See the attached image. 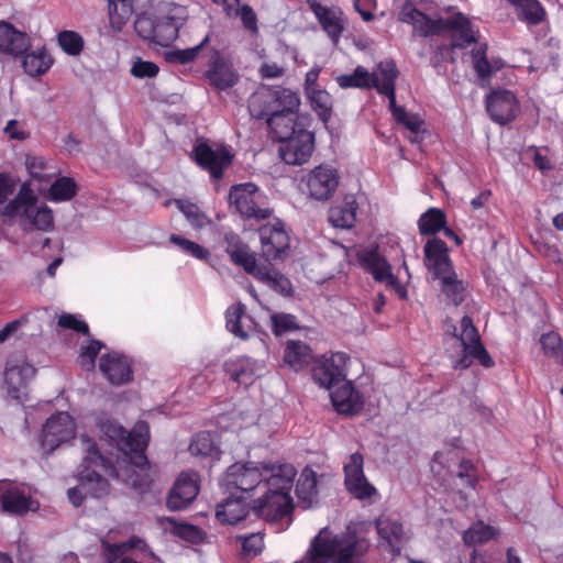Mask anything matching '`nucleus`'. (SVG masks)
<instances>
[{
    "mask_svg": "<svg viewBox=\"0 0 563 563\" xmlns=\"http://www.w3.org/2000/svg\"><path fill=\"white\" fill-rule=\"evenodd\" d=\"M76 427L67 412H58L47 419L42 430V448L52 453L60 444L75 437Z\"/></svg>",
    "mask_w": 563,
    "mask_h": 563,
    "instance_id": "9",
    "label": "nucleus"
},
{
    "mask_svg": "<svg viewBox=\"0 0 563 563\" xmlns=\"http://www.w3.org/2000/svg\"><path fill=\"white\" fill-rule=\"evenodd\" d=\"M457 478L461 481L459 484L462 487L474 488L476 484V475L474 466L470 461H462L459 466Z\"/></svg>",
    "mask_w": 563,
    "mask_h": 563,
    "instance_id": "62",
    "label": "nucleus"
},
{
    "mask_svg": "<svg viewBox=\"0 0 563 563\" xmlns=\"http://www.w3.org/2000/svg\"><path fill=\"white\" fill-rule=\"evenodd\" d=\"M496 531L492 526L485 525L483 521H478L471 526L463 533V540L467 545L482 544L494 539Z\"/></svg>",
    "mask_w": 563,
    "mask_h": 563,
    "instance_id": "50",
    "label": "nucleus"
},
{
    "mask_svg": "<svg viewBox=\"0 0 563 563\" xmlns=\"http://www.w3.org/2000/svg\"><path fill=\"white\" fill-rule=\"evenodd\" d=\"M311 108L317 112L318 117L327 122L332 113V98L331 96L322 89L311 90L308 95H306Z\"/></svg>",
    "mask_w": 563,
    "mask_h": 563,
    "instance_id": "48",
    "label": "nucleus"
},
{
    "mask_svg": "<svg viewBox=\"0 0 563 563\" xmlns=\"http://www.w3.org/2000/svg\"><path fill=\"white\" fill-rule=\"evenodd\" d=\"M271 320H272V325H273V332L276 335H280L287 331L298 329L296 318L292 314L274 313L271 317Z\"/></svg>",
    "mask_w": 563,
    "mask_h": 563,
    "instance_id": "60",
    "label": "nucleus"
},
{
    "mask_svg": "<svg viewBox=\"0 0 563 563\" xmlns=\"http://www.w3.org/2000/svg\"><path fill=\"white\" fill-rule=\"evenodd\" d=\"M382 79L378 66L376 70L369 73L363 66H357L352 74H345L336 77L338 85L343 88L372 89L376 88Z\"/></svg>",
    "mask_w": 563,
    "mask_h": 563,
    "instance_id": "31",
    "label": "nucleus"
},
{
    "mask_svg": "<svg viewBox=\"0 0 563 563\" xmlns=\"http://www.w3.org/2000/svg\"><path fill=\"white\" fill-rule=\"evenodd\" d=\"M349 357L343 352L323 355L314 362L312 378L320 386L333 389L346 379V362Z\"/></svg>",
    "mask_w": 563,
    "mask_h": 563,
    "instance_id": "7",
    "label": "nucleus"
},
{
    "mask_svg": "<svg viewBox=\"0 0 563 563\" xmlns=\"http://www.w3.org/2000/svg\"><path fill=\"white\" fill-rule=\"evenodd\" d=\"M362 266L367 269L378 282H387L388 285L397 284V279L390 272V266L376 251H364L358 255Z\"/></svg>",
    "mask_w": 563,
    "mask_h": 563,
    "instance_id": "32",
    "label": "nucleus"
},
{
    "mask_svg": "<svg viewBox=\"0 0 563 563\" xmlns=\"http://www.w3.org/2000/svg\"><path fill=\"white\" fill-rule=\"evenodd\" d=\"M369 542L365 538L345 533L332 536L322 529L311 542L307 554L295 563H360L361 556L367 552Z\"/></svg>",
    "mask_w": 563,
    "mask_h": 563,
    "instance_id": "2",
    "label": "nucleus"
},
{
    "mask_svg": "<svg viewBox=\"0 0 563 563\" xmlns=\"http://www.w3.org/2000/svg\"><path fill=\"white\" fill-rule=\"evenodd\" d=\"M399 20L412 24L421 36L437 35L444 31L445 19L433 20L419 11L412 3L407 2L399 12Z\"/></svg>",
    "mask_w": 563,
    "mask_h": 563,
    "instance_id": "20",
    "label": "nucleus"
},
{
    "mask_svg": "<svg viewBox=\"0 0 563 563\" xmlns=\"http://www.w3.org/2000/svg\"><path fill=\"white\" fill-rule=\"evenodd\" d=\"M357 203L353 197H347L329 210V221L335 228L350 229L356 220Z\"/></svg>",
    "mask_w": 563,
    "mask_h": 563,
    "instance_id": "38",
    "label": "nucleus"
},
{
    "mask_svg": "<svg viewBox=\"0 0 563 563\" xmlns=\"http://www.w3.org/2000/svg\"><path fill=\"white\" fill-rule=\"evenodd\" d=\"M468 358L472 361V358L478 361L481 365H483L486 368L494 366V361L485 346L482 344H475L471 346V349L467 351Z\"/></svg>",
    "mask_w": 563,
    "mask_h": 563,
    "instance_id": "64",
    "label": "nucleus"
},
{
    "mask_svg": "<svg viewBox=\"0 0 563 563\" xmlns=\"http://www.w3.org/2000/svg\"><path fill=\"white\" fill-rule=\"evenodd\" d=\"M274 93L272 87L263 86L253 92L249 99V112L254 119H268L272 117Z\"/></svg>",
    "mask_w": 563,
    "mask_h": 563,
    "instance_id": "37",
    "label": "nucleus"
},
{
    "mask_svg": "<svg viewBox=\"0 0 563 563\" xmlns=\"http://www.w3.org/2000/svg\"><path fill=\"white\" fill-rule=\"evenodd\" d=\"M379 74L382 79L375 88L378 93L384 95L388 98L389 109L396 119L398 115L405 117V108L397 106L396 103V79L398 78L399 71L394 60L387 59L378 63Z\"/></svg>",
    "mask_w": 563,
    "mask_h": 563,
    "instance_id": "22",
    "label": "nucleus"
},
{
    "mask_svg": "<svg viewBox=\"0 0 563 563\" xmlns=\"http://www.w3.org/2000/svg\"><path fill=\"white\" fill-rule=\"evenodd\" d=\"M364 459L358 452L350 455L344 464V483L346 489L357 499H366L377 493L368 483L363 471Z\"/></svg>",
    "mask_w": 563,
    "mask_h": 563,
    "instance_id": "10",
    "label": "nucleus"
},
{
    "mask_svg": "<svg viewBox=\"0 0 563 563\" xmlns=\"http://www.w3.org/2000/svg\"><path fill=\"white\" fill-rule=\"evenodd\" d=\"M99 369L112 385L128 384L133 378L131 363L119 353H108L100 357Z\"/></svg>",
    "mask_w": 563,
    "mask_h": 563,
    "instance_id": "21",
    "label": "nucleus"
},
{
    "mask_svg": "<svg viewBox=\"0 0 563 563\" xmlns=\"http://www.w3.org/2000/svg\"><path fill=\"white\" fill-rule=\"evenodd\" d=\"M47 199L55 202L69 201L77 194V184L70 177H59L47 186Z\"/></svg>",
    "mask_w": 563,
    "mask_h": 563,
    "instance_id": "44",
    "label": "nucleus"
},
{
    "mask_svg": "<svg viewBox=\"0 0 563 563\" xmlns=\"http://www.w3.org/2000/svg\"><path fill=\"white\" fill-rule=\"evenodd\" d=\"M0 507L5 514L23 516L29 511H36L40 508V504L22 488L0 484Z\"/></svg>",
    "mask_w": 563,
    "mask_h": 563,
    "instance_id": "14",
    "label": "nucleus"
},
{
    "mask_svg": "<svg viewBox=\"0 0 563 563\" xmlns=\"http://www.w3.org/2000/svg\"><path fill=\"white\" fill-rule=\"evenodd\" d=\"M169 241L179 246L185 253L190 254L198 260H207L210 255L207 249L180 235L172 234Z\"/></svg>",
    "mask_w": 563,
    "mask_h": 563,
    "instance_id": "57",
    "label": "nucleus"
},
{
    "mask_svg": "<svg viewBox=\"0 0 563 563\" xmlns=\"http://www.w3.org/2000/svg\"><path fill=\"white\" fill-rule=\"evenodd\" d=\"M99 428L119 451L130 457L133 465L142 468L147 464L144 451L148 444L150 428L145 421H139L130 432L109 419L100 421Z\"/></svg>",
    "mask_w": 563,
    "mask_h": 563,
    "instance_id": "4",
    "label": "nucleus"
},
{
    "mask_svg": "<svg viewBox=\"0 0 563 563\" xmlns=\"http://www.w3.org/2000/svg\"><path fill=\"white\" fill-rule=\"evenodd\" d=\"M375 525L378 536L388 543L393 551L399 553L400 544L406 540V532L400 520L390 515H382L376 519Z\"/></svg>",
    "mask_w": 563,
    "mask_h": 563,
    "instance_id": "30",
    "label": "nucleus"
},
{
    "mask_svg": "<svg viewBox=\"0 0 563 563\" xmlns=\"http://www.w3.org/2000/svg\"><path fill=\"white\" fill-rule=\"evenodd\" d=\"M262 243V253L266 261H276L284 257L289 247V238L282 222L265 224L258 230Z\"/></svg>",
    "mask_w": 563,
    "mask_h": 563,
    "instance_id": "13",
    "label": "nucleus"
},
{
    "mask_svg": "<svg viewBox=\"0 0 563 563\" xmlns=\"http://www.w3.org/2000/svg\"><path fill=\"white\" fill-rule=\"evenodd\" d=\"M515 7L518 16L530 25H537L545 18V10L538 0H507Z\"/></svg>",
    "mask_w": 563,
    "mask_h": 563,
    "instance_id": "42",
    "label": "nucleus"
},
{
    "mask_svg": "<svg viewBox=\"0 0 563 563\" xmlns=\"http://www.w3.org/2000/svg\"><path fill=\"white\" fill-rule=\"evenodd\" d=\"M245 312V307L242 303L233 305L228 308L225 318H227V329L233 333L235 336L241 339H246L247 333L243 331L240 322L241 318Z\"/></svg>",
    "mask_w": 563,
    "mask_h": 563,
    "instance_id": "55",
    "label": "nucleus"
},
{
    "mask_svg": "<svg viewBox=\"0 0 563 563\" xmlns=\"http://www.w3.org/2000/svg\"><path fill=\"white\" fill-rule=\"evenodd\" d=\"M158 73V66L155 63L137 59L132 68L131 74L137 78H152Z\"/></svg>",
    "mask_w": 563,
    "mask_h": 563,
    "instance_id": "63",
    "label": "nucleus"
},
{
    "mask_svg": "<svg viewBox=\"0 0 563 563\" xmlns=\"http://www.w3.org/2000/svg\"><path fill=\"white\" fill-rule=\"evenodd\" d=\"M224 241L227 244L225 252L231 261L235 265L243 267L247 274H251L258 263L255 254L250 251L249 245L233 232L225 233Z\"/></svg>",
    "mask_w": 563,
    "mask_h": 563,
    "instance_id": "27",
    "label": "nucleus"
},
{
    "mask_svg": "<svg viewBox=\"0 0 563 563\" xmlns=\"http://www.w3.org/2000/svg\"><path fill=\"white\" fill-rule=\"evenodd\" d=\"M3 213L16 219L24 231L47 232L54 228L52 210L38 201L30 183H23L16 197L4 206Z\"/></svg>",
    "mask_w": 563,
    "mask_h": 563,
    "instance_id": "3",
    "label": "nucleus"
},
{
    "mask_svg": "<svg viewBox=\"0 0 563 563\" xmlns=\"http://www.w3.org/2000/svg\"><path fill=\"white\" fill-rule=\"evenodd\" d=\"M208 41H209V36L207 35L199 44H197L192 47L185 48V49H178V48L169 49V51L165 52V59L168 63L179 64V65H185L190 62H194L198 57L199 53L201 52V49L203 48V46L206 45V43Z\"/></svg>",
    "mask_w": 563,
    "mask_h": 563,
    "instance_id": "52",
    "label": "nucleus"
},
{
    "mask_svg": "<svg viewBox=\"0 0 563 563\" xmlns=\"http://www.w3.org/2000/svg\"><path fill=\"white\" fill-rule=\"evenodd\" d=\"M35 367L29 363L8 365L4 371V384L8 394L14 399H20L27 383L35 376Z\"/></svg>",
    "mask_w": 563,
    "mask_h": 563,
    "instance_id": "26",
    "label": "nucleus"
},
{
    "mask_svg": "<svg viewBox=\"0 0 563 563\" xmlns=\"http://www.w3.org/2000/svg\"><path fill=\"white\" fill-rule=\"evenodd\" d=\"M296 474L297 471L291 464L235 463L227 470L221 486L225 492L246 494L265 479L267 492L254 503L253 512L257 517L277 519L292 510L290 490Z\"/></svg>",
    "mask_w": 563,
    "mask_h": 563,
    "instance_id": "1",
    "label": "nucleus"
},
{
    "mask_svg": "<svg viewBox=\"0 0 563 563\" xmlns=\"http://www.w3.org/2000/svg\"><path fill=\"white\" fill-rule=\"evenodd\" d=\"M223 369L233 382L247 386L253 383L261 365L257 361L247 356H238L225 361Z\"/></svg>",
    "mask_w": 563,
    "mask_h": 563,
    "instance_id": "28",
    "label": "nucleus"
},
{
    "mask_svg": "<svg viewBox=\"0 0 563 563\" xmlns=\"http://www.w3.org/2000/svg\"><path fill=\"white\" fill-rule=\"evenodd\" d=\"M230 495L217 505L216 517L221 523L235 525L249 514L245 497L228 492Z\"/></svg>",
    "mask_w": 563,
    "mask_h": 563,
    "instance_id": "29",
    "label": "nucleus"
},
{
    "mask_svg": "<svg viewBox=\"0 0 563 563\" xmlns=\"http://www.w3.org/2000/svg\"><path fill=\"white\" fill-rule=\"evenodd\" d=\"M308 119L299 115L298 111L294 113L285 112L284 114H275L267 119V126L273 139L283 142L298 133V130L307 131Z\"/></svg>",
    "mask_w": 563,
    "mask_h": 563,
    "instance_id": "19",
    "label": "nucleus"
},
{
    "mask_svg": "<svg viewBox=\"0 0 563 563\" xmlns=\"http://www.w3.org/2000/svg\"><path fill=\"white\" fill-rule=\"evenodd\" d=\"M307 3L314 13L323 31L333 43H338L342 32L344 31V18L342 11L335 8L324 7L317 0H307Z\"/></svg>",
    "mask_w": 563,
    "mask_h": 563,
    "instance_id": "23",
    "label": "nucleus"
},
{
    "mask_svg": "<svg viewBox=\"0 0 563 563\" xmlns=\"http://www.w3.org/2000/svg\"><path fill=\"white\" fill-rule=\"evenodd\" d=\"M207 76L210 84L220 90L231 88L238 81V75L232 66L221 60L213 63L211 68L207 71Z\"/></svg>",
    "mask_w": 563,
    "mask_h": 563,
    "instance_id": "41",
    "label": "nucleus"
},
{
    "mask_svg": "<svg viewBox=\"0 0 563 563\" xmlns=\"http://www.w3.org/2000/svg\"><path fill=\"white\" fill-rule=\"evenodd\" d=\"M32 46L31 37L13 26V24L0 21V52L13 58L21 57Z\"/></svg>",
    "mask_w": 563,
    "mask_h": 563,
    "instance_id": "18",
    "label": "nucleus"
},
{
    "mask_svg": "<svg viewBox=\"0 0 563 563\" xmlns=\"http://www.w3.org/2000/svg\"><path fill=\"white\" fill-rule=\"evenodd\" d=\"M330 390L332 405L339 413L353 416L362 410L363 398L347 379Z\"/></svg>",
    "mask_w": 563,
    "mask_h": 563,
    "instance_id": "24",
    "label": "nucleus"
},
{
    "mask_svg": "<svg viewBox=\"0 0 563 563\" xmlns=\"http://www.w3.org/2000/svg\"><path fill=\"white\" fill-rule=\"evenodd\" d=\"M296 495L301 501L306 503L307 506L311 505L317 495L316 473L311 468L306 467L301 472L296 485Z\"/></svg>",
    "mask_w": 563,
    "mask_h": 563,
    "instance_id": "45",
    "label": "nucleus"
},
{
    "mask_svg": "<svg viewBox=\"0 0 563 563\" xmlns=\"http://www.w3.org/2000/svg\"><path fill=\"white\" fill-rule=\"evenodd\" d=\"M460 341L462 355L453 361L455 369H465L471 366L472 361L468 358L467 351L471 346L481 343V338L473 320L468 316H464L461 320V333L457 334L456 327H453V334Z\"/></svg>",
    "mask_w": 563,
    "mask_h": 563,
    "instance_id": "25",
    "label": "nucleus"
},
{
    "mask_svg": "<svg viewBox=\"0 0 563 563\" xmlns=\"http://www.w3.org/2000/svg\"><path fill=\"white\" fill-rule=\"evenodd\" d=\"M20 58H22L24 71L31 77L44 75L53 65V57L45 46L27 51Z\"/></svg>",
    "mask_w": 563,
    "mask_h": 563,
    "instance_id": "35",
    "label": "nucleus"
},
{
    "mask_svg": "<svg viewBox=\"0 0 563 563\" xmlns=\"http://www.w3.org/2000/svg\"><path fill=\"white\" fill-rule=\"evenodd\" d=\"M312 361V351L301 341H288L284 351V362L294 371H300Z\"/></svg>",
    "mask_w": 563,
    "mask_h": 563,
    "instance_id": "39",
    "label": "nucleus"
},
{
    "mask_svg": "<svg viewBox=\"0 0 563 563\" xmlns=\"http://www.w3.org/2000/svg\"><path fill=\"white\" fill-rule=\"evenodd\" d=\"M136 33L144 40H150L154 43L156 19L148 14H141L134 22Z\"/></svg>",
    "mask_w": 563,
    "mask_h": 563,
    "instance_id": "59",
    "label": "nucleus"
},
{
    "mask_svg": "<svg viewBox=\"0 0 563 563\" xmlns=\"http://www.w3.org/2000/svg\"><path fill=\"white\" fill-rule=\"evenodd\" d=\"M250 275L284 296L291 292L289 279L274 268L257 264Z\"/></svg>",
    "mask_w": 563,
    "mask_h": 563,
    "instance_id": "36",
    "label": "nucleus"
},
{
    "mask_svg": "<svg viewBox=\"0 0 563 563\" xmlns=\"http://www.w3.org/2000/svg\"><path fill=\"white\" fill-rule=\"evenodd\" d=\"M199 493L196 474L181 473L174 484L168 497L167 507L170 510L185 509Z\"/></svg>",
    "mask_w": 563,
    "mask_h": 563,
    "instance_id": "17",
    "label": "nucleus"
},
{
    "mask_svg": "<svg viewBox=\"0 0 563 563\" xmlns=\"http://www.w3.org/2000/svg\"><path fill=\"white\" fill-rule=\"evenodd\" d=\"M58 44L66 54L77 56L84 48V38L75 31H63L58 34Z\"/></svg>",
    "mask_w": 563,
    "mask_h": 563,
    "instance_id": "54",
    "label": "nucleus"
},
{
    "mask_svg": "<svg viewBox=\"0 0 563 563\" xmlns=\"http://www.w3.org/2000/svg\"><path fill=\"white\" fill-rule=\"evenodd\" d=\"M238 539L241 541L243 554L249 558L256 556L264 548L263 536L260 532L243 537L240 536Z\"/></svg>",
    "mask_w": 563,
    "mask_h": 563,
    "instance_id": "58",
    "label": "nucleus"
},
{
    "mask_svg": "<svg viewBox=\"0 0 563 563\" xmlns=\"http://www.w3.org/2000/svg\"><path fill=\"white\" fill-rule=\"evenodd\" d=\"M81 446L86 453L84 457V470L80 472L82 487L90 496L100 498L109 493V483L96 468H101L104 473L114 474V468L110 461L99 452L97 443L87 435L80 438Z\"/></svg>",
    "mask_w": 563,
    "mask_h": 563,
    "instance_id": "5",
    "label": "nucleus"
},
{
    "mask_svg": "<svg viewBox=\"0 0 563 563\" xmlns=\"http://www.w3.org/2000/svg\"><path fill=\"white\" fill-rule=\"evenodd\" d=\"M542 350L547 356L555 363L563 365V343L561 336L555 332H548L540 339Z\"/></svg>",
    "mask_w": 563,
    "mask_h": 563,
    "instance_id": "53",
    "label": "nucleus"
},
{
    "mask_svg": "<svg viewBox=\"0 0 563 563\" xmlns=\"http://www.w3.org/2000/svg\"><path fill=\"white\" fill-rule=\"evenodd\" d=\"M474 69L478 77L487 78L492 75V65L486 57V47H478L472 51Z\"/></svg>",
    "mask_w": 563,
    "mask_h": 563,
    "instance_id": "61",
    "label": "nucleus"
},
{
    "mask_svg": "<svg viewBox=\"0 0 563 563\" xmlns=\"http://www.w3.org/2000/svg\"><path fill=\"white\" fill-rule=\"evenodd\" d=\"M279 155L288 165H302L308 162L314 146V137L311 132L298 130L296 135L280 142Z\"/></svg>",
    "mask_w": 563,
    "mask_h": 563,
    "instance_id": "11",
    "label": "nucleus"
},
{
    "mask_svg": "<svg viewBox=\"0 0 563 563\" xmlns=\"http://www.w3.org/2000/svg\"><path fill=\"white\" fill-rule=\"evenodd\" d=\"M446 30H455L459 32L457 36L453 38L450 45L451 48H464L476 42V35L472 29V24L463 13L459 12L445 19L444 31Z\"/></svg>",
    "mask_w": 563,
    "mask_h": 563,
    "instance_id": "33",
    "label": "nucleus"
},
{
    "mask_svg": "<svg viewBox=\"0 0 563 563\" xmlns=\"http://www.w3.org/2000/svg\"><path fill=\"white\" fill-rule=\"evenodd\" d=\"M194 159L198 166L208 170L211 178L219 180L223 177L233 159L225 146L211 147L206 141H197L192 150Z\"/></svg>",
    "mask_w": 563,
    "mask_h": 563,
    "instance_id": "8",
    "label": "nucleus"
},
{
    "mask_svg": "<svg viewBox=\"0 0 563 563\" xmlns=\"http://www.w3.org/2000/svg\"><path fill=\"white\" fill-rule=\"evenodd\" d=\"M441 289L446 298L454 305H461L465 299V287L462 280L457 279L455 272L441 278Z\"/></svg>",
    "mask_w": 563,
    "mask_h": 563,
    "instance_id": "47",
    "label": "nucleus"
},
{
    "mask_svg": "<svg viewBox=\"0 0 563 563\" xmlns=\"http://www.w3.org/2000/svg\"><path fill=\"white\" fill-rule=\"evenodd\" d=\"M229 203L244 218L267 219L271 210L265 206V196L252 183L235 185L230 189Z\"/></svg>",
    "mask_w": 563,
    "mask_h": 563,
    "instance_id": "6",
    "label": "nucleus"
},
{
    "mask_svg": "<svg viewBox=\"0 0 563 563\" xmlns=\"http://www.w3.org/2000/svg\"><path fill=\"white\" fill-rule=\"evenodd\" d=\"M339 185L335 168L320 165L310 172L307 178L309 196L316 200H328L332 197Z\"/></svg>",
    "mask_w": 563,
    "mask_h": 563,
    "instance_id": "15",
    "label": "nucleus"
},
{
    "mask_svg": "<svg viewBox=\"0 0 563 563\" xmlns=\"http://www.w3.org/2000/svg\"><path fill=\"white\" fill-rule=\"evenodd\" d=\"M486 110L494 122L504 125L517 117L519 104L511 91L497 89L487 96Z\"/></svg>",
    "mask_w": 563,
    "mask_h": 563,
    "instance_id": "12",
    "label": "nucleus"
},
{
    "mask_svg": "<svg viewBox=\"0 0 563 563\" xmlns=\"http://www.w3.org/2000/svg\"><path fill=\"white\" fill-rule=\"evenodd\" d=\"M178 31L179 26L166 15L157 18L154 43L167 46L170 42L177 38Z\"/></svg>",
    "mask_w": 563,
    "mask_h": 563,
    "instance_id": "51",
    "label": "nucleus"
},
{
    "mask_svg": "<svg viewBox=\"0 0 563 563\" xmlns=\"http://www.w3.org/2000/svg\"><path fill=\"white\" fill-rule=\"evenodd\" d=\"M424 264L434 279H441L454 272L446 243L437 238L428 240L424 245Z\"/></svg>",
    "mask_w": 563,
    "mask_h": 563,
    "instance_id": "16",
    "label": "nucleus"
},
{
    "mask_svg": "<svg viewBox=\"0 0 563 563\" xmlns=\"http://www.w3.org/2000/svg\"><path fill=\"white\" fill-rule=\"evenodd\" d=\"M111 29L121 32L134 13V0H107Z\"/></svg>",
    "mask_w": 563,
    "mask_h": 563,
    "instance_id": "40",
    "label": "nucleus"
},
{
    "mask_svg": "<svg viewBox=\"0 0 563 563\" xmlns=\"http://www.w3.org/2000/svg\"><path fill=\"white\" fill-rule=\"evenodd\" d=\"M445 224V214L437 208H430L421 214L418 221L419 231L422 235L435 234Z\"/></svg>",
    "mask_w": 563,
    "mask_h": 563,
    "instance_id": "46",
    "label": "nucleus"
},
{
    "mask_svg": "<svg viewBox=\"0 0 563 563\" xmlns=\"http://www.w3.org/2000/svg\"><path fill=\"white\" fill-rule=\"evenodd\" d=\"M274 103L273 114H284L285 112L294 113L298 111L300 107V98L297 92L282 87L273 88Z\"/></svg>",
    "mask_w": 563,
    "mask_h": 563,
    "instance_id": "43",
    "label": "nucleus"
},
{
    "mask_svg": "<svg viewBox=\"0 0 563 563\" xmlns=\"http://www.w3.org/2000/svg\"><path fill=\"white\" fill-rule=\"evenodd\" d=\"M189 451L196 456H210L213 459H218L219 456L218 448L216 446L211 434L208 432H200L196 434L189 444Z\"/></svg>",
    "mask_w": 563,
    "mask_h": 563,
    "instance_id": "49",
    "label": "nucleus"
},
{
    "mask_svg": "<svg viewBox=\"0 0 563 563\" xmlns=\"http://www.w3.org/2000/svg\"><path fill=\"white\" fill-rule=\"evenodd\" d=\"M175 203L192 227L202 228L207 223V217L197 205L179 199Z\"/></svg>",
    "mask_w": 563,
    "mask_h": 563,
    "instance_id": "56",
    "label": "nucleus"
},
{
    "mask_svg": "<svg viewBox=\"0 0 563 563\" xmlns=\"http://www.w3.org/2000/svg\"><path fill=\"white\" fill-rule=\"evenodd\" d=\"M25 167L30 174V188L34 191L44 192L52 181L54 173L47 172V162L40 156L27 155L25 158Z\"/></svg>",
    "mask_w": 563,
    "mask_h": 563,
    "instance_id": "34",
    "label": "nucleus"
}]
</instances>
